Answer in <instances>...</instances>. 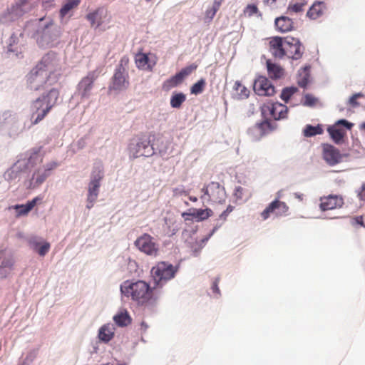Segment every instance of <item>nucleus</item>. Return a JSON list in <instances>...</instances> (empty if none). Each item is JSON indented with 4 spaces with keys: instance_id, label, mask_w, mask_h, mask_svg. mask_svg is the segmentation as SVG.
Returning <instances> with one entry per match:
<instances>
[{
    "instance_id": "obj_45",
    "label": "nucleus",
    "mask_w": 365,
    "mask_h": 365,
    "mask_svg": "<svg viewBox=\"0 0 365 365\" xmlns=\"http://www.w3.org/2000/svg\"><path fill=\"white\" fill-rule=\"evenodd\" d=\"M49 249H50V244L48 242H44L36 251L41 256H44L49 251Z\"/></svg>"
},
{
    "instance_id": "obj_28",
    "label": "nucleus",
    "mask_w": 365,
    "mask_h": 365,
    "mask_svg": "<svg viewBox=\"0 0 365 365\" xmlns=\"http://www.w3.org/2000/svg\"><path fill=\"white\" fill-rule=\"evenodd\" d=\"M41 200V197H36L25 205H16L14 209L17 210V215L21 216L27 215L34 207L37 202Z\"/></svg>"
},
{
    "instance_id": "obj_49",
    "label": "nucleus",
    "mask_w": 365,
    "mask_h": 365,
    "mask_svg": "<svg viewBox=\"0 0 365 365\" xmlns=\"http://www.w3.org/2000/svg\"><path fill=\"white\" fill-rule=\"evenodd\" d=\"M29 244L34 250H37V249L41 245V243L38 241L36 237H32L29 240Z\"/></svg>"
},
{
    "instance_id": "obj_2",
    "label": "nucleus",
    "mask_w": 365,
    "mask_h": 365,
    "mask_svg": "<svg viewBox=\"0 0 365 365\" xmlns=\"http://www.w3.org/2000/svg\"><path fill=\"white\" fill-rule=\"evenodd\" d=\"M59 95L58 89L53 88L31 102L30 107L31 125H36L46 118L57 104Z\"/></svg>"
},
{
    "instance_id": "obj_20",
    "label": "nucleus",
    "mask_w": 365,
    "mask_h": 365,
    "mask_svg": "<svg viewBox=\"0 0 365 365\" xmlns=\"http://www.w3.org/2000/svg\"><path fill=\"white\" fill-rule=\"evenodd\" d=\"M137 67L142 70L152 71L156 64V56L153 55V59L144 53H138L135 56Z\"/></svg>"
},
{
    "instance_id": "obj_34",
    "label": "nucleus",
    "mask_w": 365,
    "mask_h": 365,
    "mask_svg": "<svg viewBox=\"0 0 365 365\" xmlns=\"http://www.w3.org/2000/svg\"><path fill=\"white\" fill-rule=\"evenodd\" d=\"M80 4V0H68L61 9L60 16L63 18L71 9Z\"/></svg>"
},
{
    "instance_id": "obj_51",
    "label": "nucleus",
    "mask_w": 365,
    "mask_h": 365,
    "mask_svg": "<svg viewBox=\"0 0 365 365\" xmlns=\"http://www.w3.org/2000/svg\"><path fill=\"white\" fill-rule=\"evenodd\" d=\"M219 282H220V279L216 278L212 285V290L213 293H215L216 294H220V289L218 287Z\"/></svg>"
},
{
    "instance_id": "obj_19",
    "label": "nucleus",
    "mask_w": 365,
    "mask_h": 365,
    "mask_svg": "<svg viewBox=\"0 0 365 365\" xmlns=\"http://www.w3.org/2000/svg\"><path fill=\"white\" fill-rule=\"evenodd\" d=\"M58 164L56 162H51L45 166L43 170L38 169L34 173L32 181H34V185L38 186L42 184L46 179L51 175V170L56 169Z\"/></svg>"
},
{
    "instance_id": "obj_1",
    "label": "nucleus",
    "mask_w": 365,
    "mask_h": 365,
    "mask_svg": "<svg viewBox=\"0 0 365 365\" xmlns=\"http://www.w3.org/2000/svg\"><path fill=\"white\" fill-rule=\"evenodd\" d=\"M61 67L53 53L46 54L27 76V83L31 90L38 91L55 83L60 75Z\"/></svg>"
},
{
    "instance_id": "obj_6",
    "label": "nucleus",
    "mask_w": 365,
    "mask_h": 365,
    "mask_svg": "<svg viewBox=\"0 0 365 365\" xmlns=\"http://www.w3.org/2000/svg\"><path fill=\"white\" fill-rule=\"evenodd\" d=\"M135 246L144 254L156 257L159 253V245L150 235L145 233L138 237L134 242Z\"/></svg>"
},
{
    "instance_id": "obj_18",
    "label": "nucleus",
    "mask_w": 365,
    "mask_h": 365,
    "mask_svg": "<svg viewBox=\"0 0 365 365\" xmlns=\"http://www.w3.org/2000/svg\"><path fill=\"white\" fill-rule=\"evenodd\" d=\"M344 205V200L339 195H330L321 197L319 207L322 211L340 208Z\"/></svg>"
},
{
    "instance_id": "obj_7",
    "label": "nucleus",
    "mask_w": 365,
    "mask_h": 365,
    "mask_svg": "<svg viewBox=\"0 0 365 365\" xmlns=\"http://www.w3.org/2000/svg\"><path fill=\"white\" fill-rule=\"evenodd\" d=\"M204 195L201 198L207 196V200L213 203H222L226 199V192L223 186L219 182H211L202 189Z\"/></svg>"
},
{
    "instance_id": "obj_46",
    "label": "nucleus",
    "mask_w": 365,
    "mask_h": 365,
    "mask_svg": "<svg viewBox=\"0 0 365 365\" xmlns=\"http://www.w3.org/2000/svg\"><path fill=\"white\" fill-rule=\"evenodd\" d=\"M264 2L272 8H277L284 4L285 0H264Z\"/></svg>"
},
{
    "instance_id": "obj_32",
    "label": "nucleus",
    "mask_w": 365,
    "mask_h": 365,
    "mask_svg": "<svg viewBox=\"0 0 365 365\" xmlns=\"http://www.w3.org/2000/svg\"><path fill=\"white\" fill-rule=\"evenodd\" d=\"M234 195L237 200L246 201L251 197L252 192L247 188L238 186L235 189Z\"/></svg>"
},
{
    "instance_id": "obj_42",
    "label": "nucleus",
    "mask_w": 365,
    "mask_h": 365,
    "mask_svg": "<svg viewBox=\"0 0 365 365\" xmlns=\"http://www.w3.org/2000/svg\"><path fill=\"white\" fill-rule=\"evenodd\" d=\"M235 210V206L228 205L225 210H224L219 216V219L222 222H225L227 220V217L228 215Z\"/></svg>"
},
{
    "instance_id": "obj_29",
    "label": "nucleus",
    "mask_w": 365,
    "mask_h": 365,
    "mask_svg": "<svg viewBox=\"0 0 365 365\" xmlns=\"http://www.w3.org/2000/svg\"><path fill=\"white\" fill-rule=\"evenodd\" d=\"M114 327L112 324L103 325L98 332V338L101 341L104 342H108L110 341L114 336Z\"/></svg>"
},
{
    "instance_id": "obj_14",
    "label": "nucleus",
    "mask_w": 365,
    "mask_h": 365,
    "mask_svg": "<svg viewBox=\"0 0 365 365\" xmlns=\"http://www.w3.org/2000/svg\"><path fill=\"white\" fill-rule=\"evenodd\" d=\"M322 156L326 163L331 166L341 163L343 159V155L339 149L329 144L323 145Z\"/></svg>"
},
{
    "instance_id": "obj_15",
    "label": "nucleus",
    "mask_w": 365,
    "mask_h": 365,
    "mask_svg": "<svg viewBox=\"0 0 365 365\" xmlns=\"http://www.w3.org/2000/svg\"><path fill=\"white\" fill-rule=\"evenodd\" d=\"M276 128L275 123L265 120L260 123H257L249 130V133L255 139L259 140L263 136L272 132Z\"/></svg>"
},
{
    "instance_id": "obj_39",
    "label": "nucleus",
    "mask_w": 365,
    "mask_h": 365,
    "mask_svg": "<svg viewBox=\"0 0 365 365\" xmlns=\"http://www.w3.org/2000/svg\"><path fill=\"white\" fill-rule=\"evenodd\" d=\"M197 66L195 63H192L185 68L181 69L180 72L178 73L181 76V78L184 80V78L191 74L195 70H196Z\"/></svg>"
},
{
    "instance_id": "obj_3",
    "label": "nucleus",
    "mask_w": 365,
    "mask_h": 365,
    "mask_svg": "<svg viewBox=\"0 0 365 365\" xmlns=\"http://www.w3.org/2000/svg\"><path fill=\"white\" fill-rule=\"evenodd\" d=\"M122 294L130 298L138 305H145L153 299V291L150 285L143 280L135 282H125L120 286Z\"/></svg>"
},
{
    "instance_id": "obj_55",
    "label": "nucleus",
    "mask_w": 365,
    "mask_h": 365,
    "mask_svg": "<svg viewBox=\"0 0 365 365\" xmlns=\"http://www.w3.org/2000/svg\"><path fill=\"white\" fill-rule=\"evenodd\" d=\"M206 16L210 18L211 19L215 16V14H212V8L206 11Z\"/></svg>"
},
{
    "instance_id": "obj_35",
    "label": "nucleus",
    "mask_w": 365,
    "mask_h": 365,
    "mask_svg": "<svg viewBox=\"0 0 365 365\" xmlns=\"http://www.w3.org/2000/svg\"><path fill=\"white\" fill-rule=\"evenodd\" d=\"M322 133L323 129L319 125L317 126L307 125L303 131L304 135L306 137H312L316 135L322 134Z\"/></svg>"
},
{
    "instance_id": "obj_10",
    "label": "nucleus",
    "mask_w": 365,
    "mask_h": 365,
    "mask_svg": "<svg viewBox=\"0 0 365 365\" xmlns=\"http://www.w3.org/2000/svg\"><path fill=\"white\" fill-rule=\"evenodd\" d=\"M289 210V207L284 202L279 200L272 201L261 213L263 220H267L272 215L277 217L286 215Z\"/></svg>"
},
{
    "instance_id": "obj_23",
    "label": "nucleus",
    "mask_w": 365,
    "mask_h": 365,
    "mask_svg": "<svg viewBox=\"0 0 365 365\" xmlns=\"http://www.w3.org/2000/svg\"><path fill=\"white\" fill-rule=\"evenodd\" d=\"M327 11L326 4L324 1H315L309 8L307 16L311 19H317Z\"/></svg>"
},
{
    "instance_id": "obj_37",
    "label": "nucleus",
    "mask_w": 365,
    "mask_h": 365,
    "mask_svg": "<svg viewBox=\"0 0 365 365\" xmlns=\"http://www.w3.org/2000/svg\"><path fill=\"white\" fill-rule=\"evenodd\" d=\"M297 91V88L295 87L285 88L282 90L280 97L287 103L290 99L291 96Z\"/></svg>"
},
{
    "instance_id": "obj_12",
    "label": "nucleus",
    "mask_w": 365,
    "mask_h": 365,
    "mask_svg": "<svg viewBox=\"0 0 365 365\" xmlns=\"http://www.w3.org/2000/svg\"><path fill=\"white\" fill-rule=\"evenodd\" d=\"M344 125L347 129H351L353 124L346 120H339L334 125L328 128L327 131L333 141L336 143H340L346 133V131L341 125Z\"/></svg>"
},
{
    "instance_id": "obj_54",
    "label": "nucleus",
    "mask_w": 365,
    "mask_h": 365,
    "mask_svg": "<svg viewBox=\"0 0 365 365\" xmlns=\"http://www.w3.org/2000/svg\"><path fill=\"white\" fill-rule=\"evenodd\" d=\"M13 265V262L11 259L4 260L2 262V267H11Z\"/></svg>"
},
{
    "instance_id": "obj_40",
    "label": "nucleus",
    "mask_w": 365,
    "mask_h": 365,
    "mask_svg": "<svg viewBox=\"0 0 365 365\" xmlns=\"http://www.w3.org/2000/svg\"><path fill=\"white\" fill-rule=\"evenodd\" d=\"M103 169L101 166H98L94 168L92 175H91V180H96L97 182L101 181V180L103 178Z\"/></svg>"
},
{
    "instance_id": "obj_17",
    "label": "nucleus",
    "mask_w": 365,
    "mask_h": 365,
    "mask_svg": "<svg viewBox=\"0 0 365 365\" xmlns=\"http://www.w3.org/2000/svg\"><path fill=\"white\" fill-rule=\"evenodd\" d=\"M267 111L274 120H279L287 117L288 108L282 103H274L267 104L263 107L262 113H265Z\"/></svg>"
},
{
    "instance_id": "obj_22",
    "label": "nucleus",
    "mask_w": 365,
    "mask_h": 365,
    "mask_svg": "<svg viewBox=\"0 0 365 365\" xmlns=\"http://www.w3.org/2000/svg\"><path fill=\"white\" fill-rule=\"evenodd\" d=\"M129 86V81L125 76L123 71L118 70L113 77L112 84L109 86V91H123Z\"/></svg>"
},
{
    "instance_id": "obj_38",
    "label": "nucleus",
    "mask_w": 365,
    "mask_h": 365,
    "mask_svg": "<svg viewBox=\"0 0 365 365\" xmlns=\"http://www.w3.org/2000/svg\"><path fill=\"white\" fill-rule=\"evenodd\" d=\"M305 4L303 2H298L293 4H290L287 8V12L289 14H299L304 11Z\"/></svg>"
},
{
    "instance_id": "obj_58",
    "label": "nucleus",
    "mask_w": 365,
    "mask_h": 365,
    "mask_svg": "<svg viewBox=\"0 0 365 365\" xmlns=\"http://www.w3.org/2000/svg\"><path fill=\"white\" fill-rule=\"evenodd\" d=\"M361 129L362 130H365V123H362L360 126Z\"/></svg>"
},
{
    "instance_id": "obj_4",
    "label": "nucleus",
    "mask_w": 365,
    "mask_h": 365,
    "mask_svg": "<svg viewBox=\"0 0 365 365\" xmlns=\"http://www.w3.org/2000/svg\"><path fill=\"white\" fill-rule=\"evenodd\" d=\"M178 268L166 262H159L151 269V275L155 283L158 286H163L168 281L173 279Z\"/></svg>"
},
{
    "instance_id": "obj_59",
    "label": "nucleus",
    "mask_w": 365,
    "mask_h": 365,
    "mask_svg": "<svg viewBox=\"0 0 365 365\" xmlns=\"http://www.w3.org/2000/svg\"><path fill=\"white\" fill-rule=\"evenodd\" d=\"M1 350V345L0 344V351Z\"/></svg>"
},
{
    "instance_id": "obj_25",
    "label": "nucleus",
    "mask_w": 365,
    "mask_h": 365,
    "mask_svg": "<svg viewBox=\"0 0 365 365\" xmlns=\"http://www.w3.org/2000/svg\"><path fill=\"white\" fill-rule=\"evenodd\" d=\"M276 29L282 33L290 31L294 28L293 21L287 16H280L275 19L274 21Z\"/></svg>"
},
{
    "instance_id": "obj_11",
    "label": "nucleus",
    "mask_w": 365,
    "mask_h": 365,
    "mask_svg": "<svg viewBox=\"0 0 365 365\" xmlns=\"http://www.w3.org/2000/svg\"><path fill=\"white\" fill-rule=\"evenodd\" d=\"M253 89L255 93L260 96H271L275 93L274 86L264 76H259L255 81Z\"/></svg>"
},
{
    "instance_id": "obj_50",
    "label": "nucleus",
    "mask_w": 365,
    "mask_h": 365,
    "mask_svg": "<svg viewBox=\"0 0 365 365\" xmlns=\"http://www.w3.org/2000/svg\"><path fill=\"white\" fill-rule=\"evenodd\" d=\"M223 1L224 0H214L212 4V14H216L217 11L220 9Z\"/></svg>"
},
{
    "instance_id": "obj_5",
    "label": "nucleus",
    "mask_w": 365,
    "mask_h": 365,
    "mask_svg": "<svg viewBox=\"0 0 365 365\" xmlns=\"http://www.w3.org/2000/svg\"><path fill=\"white\" fill-rule=\"evenodd\" d=\"M129 152L135 158L141 156L150 157L155 153L150 140L145 135L139 138L136 142L131 143L129 145Z\"/></svg>"
},
{
    "instance_id": "obj_47",
    "label": "nucleus",
    "mask_w": 365,
    "mask_h": 365,
    "mask_svg": "<svg viewBox=\"0 0 365 365\" xmlns=\"http://www.w3.org/2000/svg\"><path fill=\"white\" fill-rule=\"evenodd\" d=\"M351 224L353 226L361 225V227H365V225L363 220V216H357L351 219Z\"/></svg>"
},
{
    "instance_id": "obj_16",
    "label": "nucleus",
    "mask_w": 365,
    "mask_h": 365,
    "mask_svg": "<svg viewBox=\"0 0 365 365\" xmlns=\"http://www.w3.org/2000/svg\"><path fill=\"white\" fill-rule=\"evenodd\" d=\"M285 38L274 36L269 38V51L276 58L282 59L285 56Z\"/></svg>"
},
{
    "instance_id": "obj_56",
    "label": "nucleus",
    "mask_w": 365,
    "mask_h": 365,
    "mask_svg": "<svg viewBox=\"0 0 365 365\" xmlns=\"http://www.w3.org/2000/svg\"><path fill=\"white\" fill-rule=\"evenodd\" d=\"M140 327H141V330H143V331H145L148 327V326L146 324V323L145 322H141Z\"/></svg>"
},
{
    "instance_id": "obj_21",
    "label": "nucleus",
    "mask_w": 365,
    "mask_h": 365,
    "mask_svg": "<svg viewBox=\"0 0 365 365\" xmlns=\"http://www.w3.org/2000/svg\"><path fill=\"white\" fill-rule=\"evenodd\" d=\"M213 215V212L210 208L206 209H190L187 212H183L182 214V217L185 218V220H189L190 218L188 216L195 218L197 221H202L207 220L210 217Z\"/></svg>"
},
{
    "instance_id": "obj_44",
    "label": "nucleus",
    "mask_w": 365,
    "mask_h": 365,
    "mask_svg": "<svg viewBox=\"0 0 365 365\" xmlns=\"http://www.w3.org/2000/svg\"><path fill=\"white\" fill-rule=\"evenodd\" d=\"M29 0H19L16 3V11H26V10H28L29 9V8H26L25 9V7L27 6L28 3H29Z\"/></svg>"
},
{
    "instance_id": "obj_53",
    "label": "nucleus",
    "mask_w": 365,
    "mask_h": 365,
    "mask_svg": "<svg viewBox=\"0 0 365 365\" xmlns=\"http://www.w3.org/2000/svg\"><path fill=\"white\" fill-rule=\"evenodd\" d=\"M358 197L361 200H365V184L362 185L361 189L358 194Z\"/></svg>"
},
{
    "instance_id": "obj_24",
    "label": "nucleus",
    "mask_w": 365,
    "mask_h": 365,
    "mask_svg": "<svg viewBox=\"0 0 365 365\" xmlns=\"http://www.w3.org/2000/svg\"><path fill=\"white\" fill-rule=\"evenodd\" d=\"M100 185L101 184L99 182L96 180H91L88 186V193L86 205L88 209H91L93 206V204L98 195Z\"/></svg>"
},
{
    "instance_id": "obj_13",
    "label": "nucleus",
    "mask_w": 365,
    "mask_h": 365,
    "mask_svg": "<svg viewBox=\"0 0 365 365\" xmlns=\"http://www.w3.org/2000/svg\"><path fill=\"white\" fill-rule=\"evenodd\" d=\"M97 71L89 72L78 84V91L81 98H88L95 80L98 78Z\"/></svg>"
},
{
    "instance_id": "obj_26",
    "label": "nucleus",
    "mask_w": 365,
    "mask_h": 365,
    "mask_svg": "<svg viewBox=\"0 0 365 365\" xmlns=\"http://www.w3.org/2000/svg\"><path fill=\"white\" fill-rule=\"evenodd\" d=\"M250 96V90L239 81H236L232 88V96L237 100L246 99Z\"/></svg>"
},
{
    "instance_id": "obj_57",
    "label": "nucleus",
    "mask_w": 365,
    "mask_h": 365,
    "mask_svg": "<svg viewBox=\"0 0 365 365\" xmlns=\"http://www.w3.org/2000/svg\"><path fill=\"white\" fill-rule=\"evenodd\" d=\"M190 200L192 202H197V198L196 197H190Z\"/></svg>"
},
{
    "instance_id": "obj_52",
    "label": "nucleus",
    "mask_w": 365,
    "mask_h": 365,
    "mask_svg": "<svg viewBox=\"0 0 365 365\" xmlns=\"http://www.w3.org/2000/svg\"><path fill=\"white\" fill-rule=\"evenodd\" d=\"M361 96V94H354L349 98V104L352 106H356L359 105V103L357 102V98Z\"/></svg>"
},
{
    "instance_id": "obj_9",
    "label": "nucleus",
    "mask_w": 365,
    "mask_h": 365,
    "mask_svg": "<svg viewBox=\"0 0 365 365\" xmlns=\"http://www.w3.org/2000/svg\"><path fill=\"white\" fill-rule=\"evenodd\" d=\"M86 19L91 23V26L98 28L103 24L110 23L111 15L106 9L100 7L94 11L88 14Z\"/></svg>"
},
{
    "instance_id": "obj_48",
    "label": "nucleus",
    "mask_w": 365,
    "mask_h": 365,
    "mask_svg": "<svg viewBox=\"0 0 365 365\" xmlns=\"http://www.w3.org/2000/svg\"><path fill=\"white\" fill-rule=\"evenodd\" d=\"M308 83H309V75L307 73H305L303 77H301L298 80V85L301 88H306Z\"/></svg>"
},
{
    "instance_id": "obj_31",
    "label": "nucleus",
    "mask_w": 365,
    "mask_h": 365,
    "mask_svg": "<svg viewBox=\"0 0 365 365\" xmlns=\"http://www.w3.org/2000/svg\"><path fill=\"white\" fill-rule=\"evenodd\" d=\"M182 81L183 80L181 78V76H180L178 73H176L175 76L170 77L163 82L162 88L165 91H168L171 88L176 87L177 86L182 83Z\"/></svg>"
},
{
    "instance_id": "obj_30",
    "label": "nucleus",
    "mask_w": 365,
    "mask_h": 365,
    "mask_svg": "<svg viewBox=\"0 0 365 365\" xmlns=\"http://www.w3.org/2000/svg\"><path fill=\"white\" fill-rule=\"evenodd\" d=\"M113 320L119 327H126L131 323V318L126 310L121 311L115 315Z\"/></svg>"
},
{
    "instance_id": "obj_33",
    "label": "nucleus",
    "mask_w": 365,
    "mask_h": 365,
    "mask_svg": "<svg viewBox=\"0 0 365 365\" xmlns=\"http://www.w3.org/2000/svg\"><path fill=\"white\" fill-rule=\"evenodd\" d=\"M186 96L182 93H173L170 98V106L173 108H179L185 101Z\"/></svg>"
},
{
    "instance_id": "obj_36",
    "label": "nucleus",
    "mask_w": 365,
    "mask_h": 365,
    "mask_svg": "<svg viewBox=\"0 0 365 365\" xmlns=\"http://www.w3.org/2000/svg\"><path fill=\"white\" fill-rule=\"evenodd\" d=\"M205 85V80L204 78L200 79L197 82L192 86L190 88L191 93L195 95L201 93L204 91Z\"/></svg>"
},
{
    "instance_id": "obj_27",
    "label": "nucleus",
    "mask_w": 365,
    "mask_h": 365,
    "mask_svg": "<svg viewBox=\"0 0 365 365\" xmlns=\"http://www.w3.org/2000/svg\"><path fill=\"white\" fill-rule=\"evenodd\" d=\"M267 73L269 78L272 79H279L284 76V69L279 64L272 63L268 59L266 62Z\"/></svg>"
},
{
    "instance_id": "obj_41",
    "label": "nucleus",
    "mask_w": 365,
    "mask_h": 365,
    "mask_svg": "<svg viewBox=\"0 0 365 365\" xmlns=\"http://www.w3.org/2000/svg\"><path fill=\"white\" fill-rule=\"evenodd\" d=\"M244 14L249 17L259 12V9L255 4H248L243 11Z\"/></svg>"
},
{
    "instance_id": "obj_43",
    "label": "nucleus",
    "mask_w": 365,
    "mask_h": 365,
    "mask_svg": "<svg viewBox=\"0 0 365 365\" xmlns=\"http://www.w3.org/2000/svg\"><path fill=\"white\" fill-rule=\"evenodd\" d=\"M317 99L314 96L311 94H306L304 96V106H313L317 103Z\"/></svg>"
},
{
    "instance_id": "obj_8",
    "label": "nucleus",
    "mask_w": 365,
    "mask_h": 365,
    "mask_svg": "<svg viewBox=\"0 0 365 365\" xmlns=\"http://www.w3.org/2000/svg\"><path fill=\"white\" fill-rule=\"evenodd\" d=\"M285 56L288 58L297 60L302 58L304 53V47L298 38L286 37L284 46Z\"/></svg>"
}]
</instances>
